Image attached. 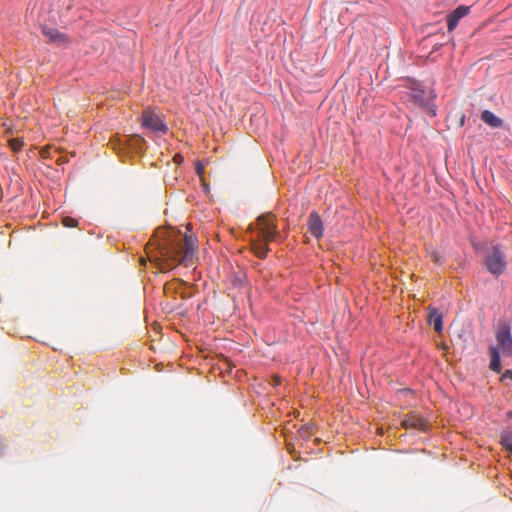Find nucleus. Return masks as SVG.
Segmentation results:
<instances>
[{
  "label": "nucleus",
  "mask_w": 512,
  "mask_h": 512,
  "mask_svg": "<svg viewBox=\"0 0 512 512\" xmlns=\"http://www.w3.org/2000/svg\"><path fill=\"white\" fill-rule=\"evenodd\" d=\"M196 242L192 235H183L174 228H158L147 249H150V260L155 261L160 271L166 272L179 264L191 265Z\"/></svg>",
  "instance_id": "nucleus-1"
},
{
  "label": "nucleus",
  "mask_w": 512,
  "mask_h": 512,
  "mask_svg": "<svg viewBox=\"0 0 512 512\" xmlns=\"http://www.w3.org/2000/svg\"><path fill=\"white\" fill-rule=\"evenodd\" d=\"M481 119L492 128H499L503 125V120L489 110H484L481 113Z\"/></svg>",
  "instance_id": "nucleus-9"
},
{
  "label": "nucleus",
  "mask_w": 512,
  "mask_h": 512,
  "mask_svg": "<svg viewBox=\"0 0 512 512\" xmlns=\"http://www.w3.org/2000/svg\"><path fill=\"white\" fill-rule=\"evenodd\" d=\"M137 140H138V142H141V143H144V142H145L144 138H142V137H138V139H137Z\"/></svg>",
  "instance_id": "nucleus-26"
},
{
  "label": "nucleus",
  "mask_w": 512,
  "mask_h": 512,
  "mask_svg": "<svg viewBox=\"0 0 512 512\" xmlns=\"http://www.w3.org/2000/svg\"><path fill=\"white\" fill-rule=\"evenodd\" d=\"M142 126L155 132L166 133L168 130L167 126L162 122L161 118L151 111H145L143 113Z\"/></svg>",
  "instance_id": "nucleus-5"
},
{
  "label": "nucleus",
  "mask_w": 512,
  "mask_h": 512,
  "mask_svg": "<svg viewBox=\"0 0 512 512\" xmlns=\"http://www.w3.org/2000/svg\"><path fill=\"white\" fill-rule=\"evenodd\" d=\"M433 328L438 334H441L443 330V322H433Z\"/></svg>",
  "instance_id": "nucleus-18"
},
{
  "label": "nucleus",
  "mask_w": 512,
  "mask_h": 512,
  "mask_svg": "<svg viewBox=\"0 0 512 512\" xmlns=\"http://www.w3.org/2000/svg\"><path fill=\"white\" fill-rule=\"evenodd\" d=\"M443 318H444V314L442 312H440L437 309L431 308V307L428 308L427 320L437 321V320H442Z\"/></svg>",
  "instance_id": "nucleus-14"
},
{
  "label": "nucleus",
  "mask_w": 512,
  "mask_h": 512,
  "mask_svg": "<svg viewBox=\"0 0 512 512\" xmlns=\"http://www.w3.org/2000/svg\"><path fill=\"white\" fill-rule=\"evenodd\" d=\"M280 383H281V378L279 376H274L273 384L276 386V385H279Z\"/></svg>",
  "instance_id": "nucleus-22"
},
{
  "label": "nucleus",
  "mask_w": 512,
  "mask_h": 512,
  "mask_svg": "<svg viewBox=\"0 0 512 512\" xmlns=\"http://www.w3.org/2000/svg\"><path fill=\"white\" fill-rule=\"evenodd\" d=\"M489 367L494 372L499 373L501 371L500 353L497 348H491V361Z\"/></svg>",
  "instance_id": "nucleus-12"
},
{
  "label": "nucleus",
  "mask_w": 512,
  "mask_h": 512,
  "mask_svg": "<svg viewBox=\"0 0 512 512\" xmlns=\"http://www.w3.org/2000/svg\"><path fill=\"white\" fill-rule=\"evenodd\" d=\"M42 32L52 43L61 44L66 41L65 36L56 29L44 27Z\"/></svg>",
  "instance_id": "nucleus-10"
},
{
  "label": "nucleus",
  "mask_w": 512,
  "mask_h": 512,
  "mask_svg": "<svg viewBox=\"0 0 512 512\" xmlns=\"http://www.w3.org/2000/svg\"><path fill=\"white\" fill-rule=\"evenodd\" d=\"M62 223L65 227L74 228L78 225V221L72 217H64Z\"/></svg>",
  "instance_id": "nucleus-16"
},
{
  "label": "nucleus",
  "mask_w": 512,
  "mask_h": 512,
  "mask_svg": "<svg viewBox=\"0 0 512 512\" xmlns=\"http://www.w3.org/2000/svg\"><path fill=\"white\" fill-rule=\"evenodd\" d=\"M174 161L179 164V163H181L183 161V157L181 155H179V154H176L174 156Z\"/></svg>",
  "instance_id": "nucleus-21"
},
{
  "label": "nucleus",
  "mask_w": 512,
  "mask_h": 512,
  "mask_svg": "<svg viewBox=\"0 0 512 512\" xmlns=\"http://www.w3.org/2000/svg\"><path fill=\"white\" fill-rule=\"evenodd\" d=\"M497 349L505 356H512V336L509 327L502 326L496 331Z\"/></svg>",
  "instance_id": "nucleus-4"
},
{
  "label": "nucleus",
  "mask_w": 512,
  "mask_h": 512,
  "mask_svg": "<svg viewBox=\"0 0 512 512\" xmlns=\"http://www.w3.org/2000/svg\"><path fill=\"white\" fill-rule=\"evenodd\" d=\"M428 113L431 115V116H435L436 115V110L434 107H428Z\"/></svg>",
  "instance_id": "nucleus-23"
},
{
  "label": "nucleus",
  "mask_w": 512,
  "mask_h": 512,
  "mask_svg": "<svg viewBox=\"0 0 512 512\" xmlns=\"http://www.w3.org/2000/svg\"><path fill=\"white\" fill-rule=\"evenodd\" d=\"M152 326H153V329L156 330L157 328L160 327V324H159V322L154 321V322H152Z\"/></svg>",
  "instance_id": "nucleus-25"
},
{
  "label": "nucleus",
  "mask_w": 512,
  "mask_h": 512,
  "mask_svg": "<svg viewBox=\"0 0 512 512\" xmlns=\"http://www.w3.org/2000/svg\"><path fill=\"white\" fill-rule=\"evenodd\" d=\"M412 99L419 106H428L430 98L425 95L424 91L420 89H413L411 94Z\"/></svg>",
  "instance_id": "nucleus-11"
},
{
  "label": "nucleus",
  "mask_w": 512,
  "mask_h": 512,
  "mask_svg": "<svg viewBox=\"0 0 512 512\" xmlns=\"http://www.w3.org/2000/svg\"><path fill=\"white\" fill-rule=\"evenodd\" d=\"M506 379H509L512 381V370H506L502 377H501V380H506Z\"/></svg>",
  "instance_id": "nucleus-19"
},
{
  "label": "nucleus",
  "mask_w": 512,
  "mask_h": 512,
  "mask_svg": "<svg viewBox=\"0 0 512 512\" xmlns=\"http://www.w3.org/2000/svg\"><path fill=\"white\" fill-rule=\"evenodd\" d=\"M503 448L512 456V431H504L500 437Z\"/></svg>",
  "instance_id": "nucleus-13"
},
{
  "label": "nucleus",
  "mask_w": 512,
  "mask_h": 512,
  "mask_svg": "<svg viewBox=\"0 0 512 512\" xmlns=\"http://www.w3.org/2000/svg\"><path fill=\"white\" fill-rule=\"evenodd\" d=\"M401 425L405 429H417L420 431H425L427 428L426 420L415 412L406 414L401 421Z\"/></svg>",
  "instance_id": "nucleus-6"
},
{
  "label": "nucleus",
  "mask_w": 512,
  "mask_h": 512,
  "mask_svg": "<svg viewBox=\"0 0 512 512\" xmlns=\"http://www.w3.org/2000/svg\"><path fill=\"white\" fill-rule=\"evenodd\" d=\"M307 225H308V230L311 233V235H313L317 239L322 237L323 223H322V220H321L320 216L318 215V213H316V212L310 213V215L308 217Z\"/></svg>",
  "instance_id": "nucleus-7"
},
{
  "label": "nucleus",
  "mask_w": 512,
  "mask_h": 512,
  "mask_svg": "<svg viewBox=\"0 0 512 512\" xmlns=\"http://www.w3.org/2000/svg\"><path fill=\"white\" fill-rule=\"evenodd\" d=\"M469 12V7L459 6L447 17V28L453 31L459 23V20L466 16Z\"/></svg>",
  "instance_id": "nucleus-8"
},
{
  "label": "nucleus",
  "mask_w": 512,
  "mask_h": 512,
  "mask_svg": "<svg viewBox=\"0 0 512 512\" xmlns=\"http://www.w3.org/2000/svg\"><path fill=\"white\" fill-rule=\"evenodd\" d=\"M251 232V247L254 254L263 259L269 251L268 243L274 240L277 234V226L275 216L266 213L259 216L256 222L249 226Z\"/></svg>",
  "instance_id": "nucleus-2"
},
{
  "label": "nucleus",
  "mask_w": 512,
  "mask_h": 512,
  "mask_svg": "<svg viewBox=\"0 0 512 512\" xmlns=\"http://www.w3.org/2000/svg\"><path fill=\"white\" fill-rule=\"evenodd\" d=\"M449 331H450V332H451V331H453V325H450V326H449Z\"/></svg>",
  "instance_id": "nucleus-28"
},
{
  "label": "nucleus",
  "mask_w": 512,
  "mask_h": 512,
  "mask_svg": "<svg viewBox=\"0 0 512 512\" xmlns=\"http://www.w3.org/2000/svg\"><path fill=\"white\" fill-rule=\"evenodd\" d=\"M9 146L15 152L19 151L23 146V141L19 138H14L9 140Z\"/></svg>",
  "instance_id": "nucleus-15"
},
{
  "label": "nucleus",
  "mask_w": 512,
  "mask_h": 512,
  "mask_svg": "<svg viewBox=\"0 0 512 512\" xmlns=\"http://www.w3.org/2000/svg\"><path fill=\"white\" fill-rule=\"evenodd\" d=\"M15 334H18L20 337H29V338L32 337L31 335L28 334V332L26 330H23V329L15 331Z\"/></svg>",
  "instance_id": "nucleus-20"
},
{
  "label": "nucleus",
  "mask_w": 512,
  "mask_h": 512,
  "mask_svg": "<svg viewBox=\"0 0 512 512\" xmlns=\"http://www.w3.org/2000/svg\"><path fill=\"white\" fill-rule=\"evenodd\" d=\"M483 264L494 277L504 274L507 269V258L503 246L493 242L487 245L484 251Z\"/></svg>",
  "instance_id": "nucleus-3"
},
{
  "label": "nucleus",
  "mask_w": 512,
  "mask_h": 512,
  "mask_svg": "<svg viewBox=\"0 0 512 512\" xmlns=\"http://www.w3.org/2000/svg\"><path fill=\"white\" fill-rule=\"evenodd\" d=\"M196 171L199 175L203 173V167L200 164H197Z\"/></svg>",
  "instance_id": "nucleus-24"
},
{
  "label": "nucleus",
  "mask_w": 512,
  "mask_h": 512,
  "mask_svg": "<svg viewBox=\"0 0 512 512\" xmlns=\"http://www.w3.org/2000/svg\"><path fill=\"white\" fill-rule=\"evenodd\" d=\"M508 417L512 419V410L507 413Z\"/></svg>",
  "instance_id": "nucleus-27"
},
{
  "label": "nucleus",
  "mask_w": 512,
  "mask_h": 512,
  "mask_svg": "<svg viewBox=\"0 0 512 512\" xmlns=\"http://www.w3.org/2000/svg\"><path fill=\"white\" fill-rule=\"evenodd\" d=\"M430 258L436 264L442 263V256H441L440 252H438V251H432L430 253Z\"/></svg>",
  "instance_id": "nucleus-17"
}]
</instances>
